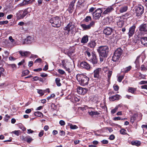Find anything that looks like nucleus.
<instances>
[{
	"label": "nucleus",
	"instance_id": "44",
	"mask_svg": "<svg viewBox=\"0 0 147 147\" xmlns=\"http://www.w3.org/2000/svg\"><path fill=\"white\" fill-rule=\"evenodd\" d=\"M70 128L71 129H76L78 128V127L75 125L70 124L69 125Z\"/></svg>",
	"mask_w": 147,
	"mask_h": 147
},
{
	"label": "nucleus",
	"instance_id": "31",
	"mask_svg": "<svg viewBox=\"0 0 147 147\" xmlns=\"http://www.w3.org/2000/svg\"><path fill=\"white\" fill-rule=\"evenodd\" d=\"M131 144L133 145H135L137 146H138L140 145L141 143L140 142L136 140L132 141Z\"/></svg>",
	"mask_w": 147,
	"mask_h": 147
},
{
	"label": "nucleus",
	"instance_id": "60",
	"mask_svg": "<svg viewBox=\"0 0 147 147\" xmlns=\"http://www.w3.org/2000/svg\"><path fill=\"white\" fill-rule=\"evenodd\" d=\"M8 22L7 21H3L0 22V24L2 25L4 24H7L8 23Z\"/></svg>",
	"mask_w": 147,
	"mask_h": 147
},
{
	"label": "nucleus",
	"instance_id": "30",
	"mask_svg": "<svg viewBox=\"0 0 147 147\" xmlns=\"http://www.w3.org/2000/svg\"><path fill=\"white\" fill-rule=\"evenodd\" d=\"M109 19L110 18L109 17L103 20L104 24L105 25H108L110 23Z\"/></svg>",
	"mask_w": 147,
	"mask_h": 147
},
{
	"label": "nucleus",
	"instance_id": "47",
	"mask_svg": "<svg viewBox=\"0 0 147 147\" xmlns=\"http://www.w3.org/2000/svg\"><path fill=\"white\" fill-rule=\"evenodd\" d=\"M55 96V94H52L50 96H48L47 98V99L48 100H49L51 99L52 98H54Z\"/></svg>",
	"mask_w": 147,
	"mask_h": 147
},
{
	"label": "nucleus",
	"instance_id": "18",
	"mask_svg": "<svg viewBox=\"0 0 147 147\" xmlns=\"http://www.w3.org/2000/svg\"><path fill=\"white\" fill-rule=\"evenodd\" d=\"M140 38H141V42L142 44L144 46H147V37L141 36Z\"/></svg>",
	"mask_w": 147,
	"mask_h": 147
},
{
	"label": "nucleus",
	"instance_id": "50",
	"mask_svg": "<svg viewBox=\"0 0 147 147\" xmlns=\"http://www.w3.org/2000/svg\"><path fill=\"white\" fill-rule=\"evenodd\" d=\"M38 93L40 94L41 96H42L44 95V92H43L42 90H37Z\"/></svg>",
	"mask_w": 147,
	"mask_h": 147
},
{
	"label": "nucleus",
	"instance_id": "55",
	"mask_svg": "<svg viewBox=\"0 0 147 147\" xmlns=\"http://www.w3.org/2000/svg\"><path fill=\"white\" fill-rule=\"evenodd\" d=\"M59 124L61 126H63L65 125V121L62 120H60L59 122Z\"/></svg>",
	"mask_w": 147,
	"mask_h": 147
},
{
	"label": "nucleus",
	"instance_id": "61",
	"mask_svg": "<svg viewBox=\"0 0 147 147\" xmlns=\"http://www.w3.org/2000/svg\"><path fill=\"white\" fill-rule=\"evenodd\" d=\"M101 142L103 144H107L108 143V141L105 140H104L101 141Z\"/></svg>",
	"mask_w": 147,
	"mask_h": 147
},
{
	"label": "nucleus",
	"instance_id": "13",
	"mask_svg": "<svg viewBox=\"0 0 147 147\" xmlns=\"http://www.w3.org/2000/svg\"><path fill=\"white\" fill-rule=\"evenodd\" d=\"M113 31V29L109 27H108L105 29L104 30V33L106 35H109L111 34Z\"/></svg>",
	"mask_w": 147,
	"mask_h": 147
},
{
	"label": "nucleus",
	"instance_id": "54",
	"mask_svg": "<svg viewBox=\"0 0 147 147\" xmlns=\"http://www.w3.org/2000/svg\"><path fill=\"white\" fill-rule=\"evenodd\" d=\"M113 88L116 91H118L119 89V86L116 85H114L113 86Z\"/></svg>",
	"mask_w": 147,
	"mask_h": 147
},
{
	"label": "nucleus",
	"instance_id": "26",
	"mask_svg": "<svg viewBox=\"0 0 147 147\" xmlns=\"http://www.w3.org/2000/svg\"><path fill=\"white\" fill-rule=\"evenodd\" d=\"M19 53L22 56H28L30 54V53L29 51L23 52L21 51H19Z\"/></svg>",
	"mask_w": 147,
	"mask_h": 147
},
{
	"label": "nucleus",
	"instance_id": "40",
	"mask_svg": "<svg viewBox=\"0 0 147 147\" xmlns=\"http://www.w3.org/2000/svg\"><path fill=\"white\" fill-rule=\"evenodd\" d=\"M112 74V71H111L109 70L107 73V76L108 78V80L109 81L110 80V78Z\"/></svg>",
	"mask_w": 147,
	"mask_h": 147
},
{
	"label": "nucleus",
	"instance_id": "41",
	"mask_svg": "<svg viewBox=\"0 0 147 147\" xmlns=\"http://www.w3.org/2000/svg\"><path fill=\"white\" fill-rule=\"evenodd\" d=\"M22 140L26 142L29 143H30L33 140L32 138H22Z\"/></svg>",
	"mask_w": 147,
	"mask_h": 147
},
{
	"label": "nucleus",
	"instance_id": "56",
	"mask_svg": "<svg viewBox=\"0 0 147 147\" xmlns=\"http://www.w3.org/2000/svg\"><path fill=\"white\" fill-rule=\"evenodd\" d=\"M147 84V81L143 80L141 81L139 83V84L140 85Z\"/></svg>",
	"mask_w": 147,
	"mask_h": 147
},
{
	"label": "nucleus",
	"instance_id": "35",
	"mask_svg": "<svg viewBox=\"0 0 147 147\" xmlns=\"http://www.w3.org/2000/svg\"><path fill=\"white\" fill-rule=\"evenodd\" d=\"M136 89L133 87H129L128 91L129 92H131L132 94H134L136 90Z\"/></svg>",
	"mask_w": 147,
	"mask_h": 147
},
{
	"label": "nucleus",
	"instance_id": "64",
	"mask_svg": "<svg viewBox=\"0 0 147 147\" xmlns=\"http://www.w3.org/2000/svg\"><path fill=\"white\" fill-rule=\"evenodd\" d=\"M42 61V59L40 58H38L37 59H36L34 62L35 63H40Z\"/></svg>",
	"mask_w": 147,
	"mask_h": 147
},
{
	"label": "nucleus",
	"instance_id": "32",
	"mask_svg": "<svg viewBox=\"0 0 147 147\" xmlns=\"http://www.w3.org/2000/svg\"><path fill=\"white\" fill-rule=\"evenodd\" d=\"M137 117V115L136 114H134L131 117L130 121L132 123H133L134 122Z\"/></svg>",
	"mask_w": 147,
	"mask_h": 147
},
{
	"label": "nucleus",
	"instance_id": "19",
	"mask_svg": "<svg viewBox=\"0 0 147 147\" xmlns=\"http://www.w3.org/2000/svg\"><path fill=\"white\" fill-rule=\"evenodd\" d=\"M120 97V96L119 95L117 94L109 97V99L110 101H114L115 100H117L119 99Z\"/></svg>",
	"mask_w": 147,
	"mask_h": 147
},
{
	"label": "nucleus",
	"instance_id": "15",
	"mask_svg": "<svg viewBox=\"0 0 147 147\" xmlns=\"http://www.w3.org/2000/svg\"><path fill=\"white\" fill-rule=\"evenodd\" d=\"M78 93L79 94H84L86 92V89L81 87H78L77 89Z\"/></svg>",
	"mask_w": 147,
	"mask_h": 147
},
{
	"label": "nucleus",
	"instance_id": "14",
	"mask_svg": "<svg viewBox=\"0 0 147 147\" xmlns=\"http://www.w3.org/2000/svg\"><path fill=\"white\" fill-rule=\"evenodd\" d=\"M33 40V38L30 36H28L24 40L23 42V44L31 43L32 42Z\"/></svg>",
	"mask_w": 147,
	"mask_h": 147
},
{
	"label": "nucleus",
	"instance_id": "7",
	"mask_svg": "<svg viewBox=\"0 0 147 147\" xmlns=\"http://www.w3.org/2000/svg\"><path fill=\"white\" fill-rule=\"evenodd\" d=\"M102 11L101 9H97L92 14L93 18L95 20L99 19L101 16Z\"/></svg>",
	"mask_w": 147,
	"mask_h": 147
},
{
	"label": "nucleus",
	"instance_id": "51",
	"mask_svg": "<svg viewBox=\"0 0 147 147\" xmlns=\"http://www.w3.org/2000/svg\"><path fill=\"white\" fill-rule=\"evenodd\" d=\"M58 71L59 73L61 75H63L65 73V72L63 70L60 69H58Z\"/></svg>",
	"mask_w": 147,
	"mask_h": 147
},
{
	"label": "nucleus",
	"instance_id": "24",
	"mask_svg": "<svg viewBox=\"0 0 147 147\" xmlns=\"http://www.w3.org/2000/svg\"><path fill=\"white\" fill-rule=\"evenodd\" d=\"M122 53V50L120 48L117 49L114 52V53L120 57Z\"/></svg>",
	"mask_w": 147,
	"mask_h": 147
},
{
	"label": "nucleus",
	"instance_id": "59",
	"mask_svg": "<svg viewBox=\"0 0 147 147\" xmlns=\"http://www.w3.org/2000/svg\"><path fill=\"white\" fill-rule=\"evenodd\" d=\"M44 131L43 130L41 131L39 133L38 136L39 137H41L44 134Z\"/></svg>",
	"mask_w": 147,
	"mask_h": 147
},
{
	"label": "nucleus",
	"instance_id": "42",
	"mask_svg": "<svg viewBox=\"0 0 147 147\" xmlns=\"http://www.w3.org/2000/svg\"><path fill=\"white\" fill-rule=\"evenodd\" d=\"M118 107V106H117L114 109L111 111V113L113 114L115 113L117 110Z\"/></svg>",
	"mask_w": 147,
	"mask_h": 147
},
{
	"label": "nucleus",
	"instance_id": "39",
	"mask_svg": "<svg viewBox=\"0 0 147 147\" xmlns=\"http://www.w3.org/2000/svg\"><path fill=\"white\" fill-rule=\"evenodd\" d=\"M140 69L142 71H146L147 69V66L144 64L142 65L140 67Z\"/></svg>",
	"mask_w": 147,
	"mask_h": 147
},
{
	"label": "nucleus",
	"instance_id": "16",
	"mask_svg": "<svg viewBox=\"0 0 147 147\" xmlns=\"http://www.w3.org/2000/svg\"><path fill=\"white\" fill-rule=\"evenodd\" d=\"M92 57L90 59V61L93 64H96L97 63V59L96 58V54L94 53H92Z\"/></svg>",
	"mask_w": 147,
	"mask_h": 147
},
{
	"label": "nucleus",
	"instance_id": "62",
	"mask_svg": "<svg viewBox=\"0 0 147 147\" xmlns=\"http://www.w3.org/2000/svg\"><path fill=\"white\" fill-rule=\"evenodd\" d=\"M34 132V131L30 129H27V133L28 134H32Z\"/></svg>",
	"mask_w": 147,
	"mask_h": 147
},
{
	"label": "nucleus",
	"instance_id": "1",
	"mask_svg": "<svg viewBox=\"0 0 147 147\" xmlns=\"http://www.w3.org/2000/svg\"><path fill=\"white\" fill-rule=\"evenodd\" d=\"M77 80L81 85L84 86L88 84L89 78L83 74H78L76 76Z\"/></svg>",
	"mask_w": 147,
	"mask_h": 147
},
{
	"label": "nucleus",
	"instance_id": "2",
	"mask_svg": "<svg viewBox=\"0 0 147 147\" xmlns=\"http://www.w3.org/2000/svg\"><path fill=\"white\" fill-rule=\"evenodd\" d=\"M100 57H106L109 51V48L107 45L101 46L98 47L97 49Z\"/></svg>",
	"mask_w": 147,
	"mask_h": 147
},
{
	"label": "nucleus",
	"instance_id": "25",
	"mask_svg": "<svg viewBox=\"0 0 147 147\" xmlns=\"http://www.w3.org/2000/svg\"><path fill=\"white\" fill-rule=\"evenodd\" d=\"M80 26L83 30H87L90 28L89 25H87L85 24H82L80 25Z\"/></svg>",
	"mask_w": 147,
	"mask_h": 147
},
{
	"label": "nucleus",
	"instance_id": "57",
	"mask_svg": "<svg viewBox=\"0 0 147 147\" xmlns=\"http://www.w3.org/2000/svg\"><path fill=\"white\" fill-rule=\"evenodd\" d=\"M20 132V130L15 131L12 132L13 133L17 136H18Z\"/></svg>",
	"mask_w": 147,
	"mask_h": 147
},
{
	"label": "nucleus",
	"instance_id": "48",
	"mask_svg": "<svg viewBox=\"0 0 147 147\" xmlns=\"http://www.w3.org/2000/svg\"><path fill=\"white\" fill-rule=\"evenodd\" d=\"M124 77V76H119L118 78V81L120 82H121L122 80L123 79Z\"/></svg>",
	"mask_w": 147,
	"mask_h": 147
},
{
	"label": "nucleus",
	"instance_id": "36",
	"mask_svg": "<svg viewBox=\"0 0 147 147\" xmlns=\"http://www.w3.org/2000/svg\"><path fill=\"white\" fill-rule=\"evenodd\" d=\"M60 79L59 78H57L55 79V82L56 84L58 86H61V84L60 83Z\"/></svg>",
	"mask_w": 147,
	"mask_h": 147
},
{
	"label": "nucleus",
	"instance_id": "4",
	"mask_svg": "<svg viewBox=\"0 0 147 147\" xmlns=\"http://www.w3.org/2000/svg\"><path fill=\"white\" fill-rule=\"evenodd\" d=\"M76 27V24L74 22H70L67 26L65 27L64 29L67 30L68 32L67 34L69 33L73 34L75 32Z\"/></svg>",
	"mask_w": 147,
	"mask_h": 147
},
{
	"label": "nucleus",
	"instance_id": "23",
	"mask_svg": "<svg viewBox=\"0 0 147 147\" xmlns=\"http://www.w3.org/2000/svg\"><path fill=\"white\" fill-rule=\"evenodd\" d=\"M96 43L95 41H91L88 43V46L90 48H94L96 46Z\"/></svg>",
	"mask_w": 147,
	"mask_h": 147
},
{
	"label": "nucleus",
	"instance_id": "27",
	"mask_svg": "<svg viewBox=\"0 0 147 147\" xmlns=\"http://www.w3.org/2000/svg\"><path fill=\"white\" fill-rule=\"evenodd\" d=\"M88 113L91 116H93L94 115H98L100 113L98 112L97 111H90L89 110L88 111Z\"/></svg>",
	"mask_w": 147,
	"mask_h": 147
},
{
	"label": "nucleus",
	"instance_id": "17",
	"mask_svg": "<svg viewBox=\"0 0 147 147\" xmlns=\"http://www.w3.org/2000/svg\"><path fill=\"white\" fill-rule=\"evenodd\" d=\"M114 10L113 7L111 6H109L107 7L105 10L103 12V14H108Z\"/></svg>",
	"mask_w": 147,
	"mask_h": 147
},
{
	"label": "nucleus",
	"instance_id": "8",
	"mask_svg": "<svg viewBox=\"0 0 147 147\" xmlns=\"http://www.w3.org/2000/svg\"><path fill=\"white\" fill-rule=\"evenodd\" d=\"M135 11L136 16H140L144 13V7L141 5H139L136 8Z\"/></svg>",
	"mask_w": 147,
	"mask_h": 147
},
{
	"label": "nucleus",
	"instance_id": "53",
	"mask_svg": "<svg viewBox=\"0 0 147 147\" xmlns=\"http://www.w3.org/2000/svg\"><path fill=\"white\" fill-rule=\"evenodd\" d=\"M9 66L11 67L13 69H16V66L15 64H9Z\"/></svg>",
	"mask_w": 147,
	"mask_h": 147
},
{
	"label": "nucleus",
	"instance_id": "29",
	"mask_svg": "<svg viewBox=\"0 0 147 147\" xmlns=\"http://www.w3.org/2000/svg\"><path fill=\"white\" fill-rule=\"evenodd\" d=\"M65 54H67L70 57L71 54L74 53V50L72 49H71L67 51H65Z\"/></svg>",
	"mask_w": 147,
	"mask_h": 147
},
{
	"label": "nucleus",
	"instance_id": "9",
	"mask_svg": "<svg viewBox=\"0 0 147 147\" xmlns=\"http://www.w3.org/2000/svg\"><path fill=\"white\" fill-rule=\"evenodd\" d=\"M115 20L118 26L120 28L122 27L124 24L123 18L121 16L117 17L115 18Z\"/></svg>",
	"mask_w": 147,
	"mask_h": 147
},
{
	"label": "nucleus",
	"instance_id": "37",
	"mask_svg": "<svg viewBox=\"0 0 147 147\" xmlns=\"http://www.w3.org/2000/svg\"><path fill=\"white\" fill-rule=\"evenodd\" d=\"M131 14L129 13H126L121 17L122 18H123V17H124L125 18L127 19V18H128L131 17Z\"/></svg>",
	"mask_w": 147,
	"mask_h": 147
},
{
	"label": "nucleus",
	"instance_id": "22",
	"mask_svg": "<svg viewBox=\"0 0 147 147\" xmlns=\"http://www.w3.org/2000/svg\"><path fill=\"white\" fill-rule=\"evenodd\" d=\"M128 7L127 6H122L119 9V11L121 13L126 12L127 10Z\"/></svg>",
	"mask_w": 147,
	"mask_h": 147
},
{
	"label": "nucleus",
	"instance_id": "10",
	"mask_svg": "<svg viewBox=\"0 0 147 147\" xmlns=\"http://www.w3.org/2000/svg\"><path fill=\"white\" fill-rule=\"evenodd\" d=\"M80 67L88 70H90L92 68L90 65L85 61H83L81 62L80 63Z\"/></svg>",
	"mask_w": 147,
	"mask_h": 147
},
{
	"label": "nucleus",
	"instance_id": "38",
	"mask_svg": "<svg viewBox=\"0 0 147 147\" xmlns=\"http://www.w3.org/2000/svg\"><path fill=\"white\" fill-rule=\"evenodd\" d=\"M29 72L30 71L28 70H25L22 72V76H26L28 74Z\"/></svg>",
	"mask_w": 147,
	"mask_h": 147
},
{
	"label": "nucleus",
	"instance_id": "11",
	"mask_svg": "<svg viewBox=\"0 0 147 147\" xmlns=\"http://www.w3.org/2000/svg\"><path fill=\"white\" fill-rule=\"evenodd\" d=\"M136 28V26L134 25H133L130 27L129 29V31L128 33V34L129 37H130L133 36L135 32Z\"/></svg>",
	"mask_w": 147,
	"mask_h": 147
},
{
	"label": "nucleus",
	"instance_id": "33",
	"mask_svg": "<svg viewBox=\"0 0 147 147\" xmlns=\"http://www.w3.org/2000/svg\"><path fill=\"white\" fill-rule=\"evenodd\" d=\"M140 56H138L136 60L135 63L136 64V67H138L139 66V60L140 59Z\"/></svg>",
	"mask_w": 147,
	"mask_h": 147
},
{
	"label": "nucleus",
	"instance_id": "46",
	"mask_svg": "<svg viewBox=\"0 0 147 147\" xmlns=\"http://www.w3.org/2000/svg\"><path fill=\"white\" fill-rule=\"evenodd\" d=\"M131 66H129L128 67H127L125 69V70H124L123 71L125 73H126L129 71L131 69Z\"/></svg>",
	"mask_w": 147,
	"mask_h": 147
},
{
	"label": "nucleus",
	"instance_id": "12",
	"mask_svg": "<svg viewBox=\"0 0 147 147\" xmlns=\"http://www.w3.org/2000/svg\"><path fill=\"white\" fill-rule=\"evenodd\" d=\"M101 68H98L95 70L94 71V77L95 78H99L100 73L101 71Z\"/></svg>",
	"mask_w": 147,
	"mask_h": 147
},
{
	"label": "nucleus",
	"instance_id": "49",
	"mask_svg": "<svg viewBox=\"0 0 147 147\" xmlns=\"http://www.w3.org/2000/svg\"><path fill=\"white\" fill-rule=\"evenodd\" d=\"M113 119L114 121H118L120 120H123V118H121L119 117H115L113 118Z\"/></svg>",
	"mask_w": 147,
	"mask_h": 147
},
{
	"label": "nucleus",
	"instance_id": "28",
	"mask_svg": "<svg viewBox=\"0 0 147 147\" xmlns=\"http://www.w3.org/2000/svg\"><path fill=\"white\" fill-rule=\"evenodd\" d=\"M120 57L119 55L115 54L114 53L113 56L112 57V61L114 62L117 61H118Z\"/></svg>",
	"mask_w": 147,
	"mask_h": 147
},
{
	"label": "nucleus",
	"instance_id": "3",
	"mask_svg": "<svg viewBox=\"0 0 147 147\" xmlns=\"http://www.w3.org/2000/svg\"><path fill=\"white\" fill-rule=\"evenodd\" d=\"M138 29L137 36L138 38H140L147 32V22H144L140 25L138 27Z\"/></svg>",
	"mask_w": 147,
	"mask_h": 147
},
{
	"label": "nucleus",
	"instance_id": "6",
	"mask_svg": "<svg viewBox=\"0 0 147 147\" xmlns=\"http://www.w3.org/2000/svg\"><path fill=\"white\" fill-rule=\"evenodd\" d=\"M29 9L28 8L25 9L24 11L22 10L19 11L16 14V17L18 19H22L29 13L28 10Z\"/></svg>",
	"mask_w": 147,
	"mask_h": 147
},
{
	"label": "nucleus",
	"instance_id": "45",
	"mask_svg": "<svg viewBox=\"0 0 147 147\" xmlns=\"http://www.w3.org/2000/svg\"><path fill=\"white\" fill-rule=\"evenodd\" d=\"M4 71V69L3 67H0V77H1V76L4 75L3 73Z\"/></svg>",
	"mask_w": 147,
	"mask_h": 147
},
{
	"label": "nucleus",
	"instance_id": "52",
	"mask_svg": "<svg viewBox=\"0 0 147 147\" xmlns=\"http://www.w3.org/2000/svg\"><path fill=\"white\" fill-rule=\"evenodd\" d=\"M126 131L124 129H122L120 130V133L122 134H125L126 133Z\"/></svg>",
	"mask_w": 147,
	"mask_h": 147
},
{
	"label": "nucleus",
	"instance_id": "21",
	"mask_svg": "<svg viewBox=\"0 0 147 147\" xmlns=\"http://www.w3.org/2000/svg\"><path fill=\"white\" fill-rule=\"evenodd\" d=\"M88 40V36L87 35H84L82 38L81 40L82 43L85 44L87 42Z\"/></svg>",
	"mask_w": 147,
	"mask_h": 147
},
{
	"label": "nucleus",
	"instance_id": "58",
	"mask_svg": "<svg viewBox=\"0 0 147 147\" xmlns=\"http://www.w3.org/2000/svg\"><path fill=\"white\" fill-rule=\"evenodd\" d=\"M74 5L73 4H72L70 3L69 5V9L70 10H72L74 9Z\"/></svg>",
	"mask_w": 147,
	"mask_h": 147
},
{
	"label": "nucleus",
	"instance_id": "34",
	"mask_svg": "<svg viewBox=\"0 0 147 147\" xmlns=\"http://www.w3.org/2000/svg\"><path fill=\"white\" fill-rule=\"evenodd\" d=\"M34 115L39 117H42L43 116V115L42 113L40 111L35 112L34 113Z\"/></svg>",
	"mask_w": 147,
	"mask_h": 147
},
{
	"label": "nucleus",
	"instance_id": "43",
	"mask_svg": "<svg viewBox=\"0 0 147 147\" xmlns=\"http://www.w3.org/2000/svg\"><path fill=\"white\" fill-rule=\"evenodd\" d=\"M91 20V18L90 16H87L84 19V20L86 22H88Z\"/></svg>",
	"mask_w": 147,
	"mask_h": 147
},
{
	"label": "nucleus",
	"instance_id": "63",
	"mask_svg": "<svg viewBox=\"0 0 147 147\" xmlns=\"http://www.w3.org/2000/svg\"><path fill=\"white\" fill-rule=\"evenodd\" d=\"M94 24L95 22L94 21H92L89 24H88L90 26V28H91V27L93 26L94 25Z\"/></svg>",
	"mask_w": 147,
	"mask_h": 147
},
{
	"label": "nucleus",
	"instance_id": "20",
	"mask_svg": "<svg viewBox=\"0 0 147 147\" xmlns=\"http://www.w3.org/2000/svg\"><path fill=\"white\" fill-rule=\"evenodd\" d=\"M34 0H24L22 3H20L19 5L20 6H22L24 5L28 4H30L33 2Z\"/></svg>",
	"mask_w": 147,
	"mask_h": 147
},
{
	"label": "nucleus",
	"instance_id": "5",
	"mask_svg": "<svg viewBox=\"0 0 147 147\" xmlns=\"http://www.w3.org/2000/svg\"><path fill=\"white\" fill-rule=\"evenodd\" d=\"M50 22L52 26L55 27H59L61 24V22L58 17H56L52 18L50 20Z\"/></svg>",
	"mask_w": 147,
	"mask_h": 147
}]
</instances>
